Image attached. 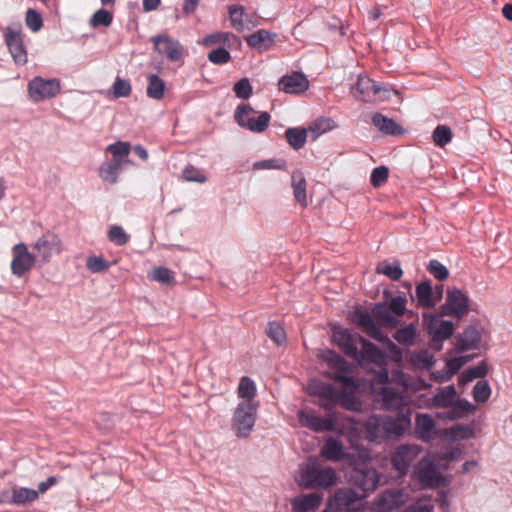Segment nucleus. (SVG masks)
Here are the masks:
<instances>
[{
  "label": "nucleus",
  "instance_id": "1",
  "mask_svg": "<svg viewBox=\"0 0 512 512\" xmlns=\"http://www.w3.org/2000/svg\"><path fill=\"white\" fill-rule=\"evenodd\" d=\"M299 423L314 432H336L341 435H353L358 430V422L355 419L340 413H331L323 418L312 412L300 410L297 413Z\"/></svg>",
  "mask_w": 512,
  "mask_h": 512
},
{
  "label": "nucleus",
  "instance_id": "2",
  "mask_svg": "<svg viewBox=\"0 0 512 512\" xmlns=\"http://www.w3.org/2000/svg\"><path fill=\"white\" fill-rule=\"evenodd\" d=\"M431 401L434 407L447 409L437 413V417L444 420L456 421L476 410L474 404L458 395L454 385L438 388Z\"/></svg>",
  "mask_w": 512,
  "mask_h": 512
},
{
  "label": "nucleus",
  "instance_id": "3",
  "mask_svg": "<svg viewBox=\"0 0 512 512\" xmlns=\"http://www.w3.org/2000/svg\"><path fill=\"white\" fill-rule=\"evenodd\" d=\"M337 480L335 469L323 467L317 459L309 458L300 470L298 483L306 489H327L336 484Z\"/></svg>",
  "mask_w": 512,
  "mask_h": 512
},
{
  "label": "nucleus",
  "instance_id": "4",
  "mask_svg": "<svg viewBox=\"0 0 512 512\" xmlns=\"http://www.w3.org/2000/svg\"><path fill=\"white\" fill-rule=\"evenodd\" d=\"M355 99L362 102L384 101L389 98V90L383 88L367 75H359L357 82L351 86Z\"/></svg>",
  "mask_w": 512,
  "mask_h": 512
},
{
  "label": "nucleus",
  "instance_id": "5",
  "mask_svg": "<svg viewBox=\"0 0 512 512\" xmlns=\"http://www.w3.org/2000/svg\"><path fill=\"white\" fill-rule=\"evenodd\" d=\"M32 249L38 262L45 264L51 261L53 255L62 252V241L56 233L47 230L33 243Z\"/></svg>",
  "mask_w": 512,
  "mask_h": 512
},
{
  "label": "nucleus",
  "instance_id": "6",
  "mask_svg": "<svg viewBox=\"0 0 512 512\" xmlns=\"http://www.w3.org/2000/svg\"><path fill=\"white\" fill-rule=\"evenodd\" d=\"M422 451L423 447L414 443L397 446L391 456L393 468L400 475H405Z\"/></svg>",
  "mask_w": 512,
  "mask_h": 512
},
{
  "label": "nucleus",
  "instance_id": "7",
  "mask_svg": "<svg viewBox=\"0 0 512 512\" xmlns=\"http://www.w3.org/2000/svg\"><path fill=\"white\" fill-rule=\"evenodd\" d=\"M11 272L17 277H22L29 272L38 259L34 253H31L25 243H18L12 248Z\"/></svg>",
  "mask_w": 512,
  "mask_h": 512
},
{
  "label": "nucleus",
  "instance_id": "8",
  "mask_svg": "<svg viewBox=\"0 0 512 512\" xmlns=\"http://www.w3.org/2000/svg\"><path fill=\"white\" fill-rule=\"evenodd\" d=\"M329 505L341 512H358L363 506V496L351 488H341L329 501Z\"/></svg>",
  "mask_w": 512,
  "mask_h": 512
},
{
  "label": "nucleus",
  "instance_id": "9",
  "mask_svg": "<svg viewBox=\"0 0 512 512\" xmlns=\"http://www.w3.org/2000/svg\"><path fill=\"white\" fill-rule=\"evenodd\" d=\"M415 476L423 487H440L446 484L445 478L430 458L419 461Z\"/></svg>",
  "mask_w": 512,
  "mask_h": 512
},
{
  "label": "nucleus",
  "instance_id": "10",
  "mask_svg": "<svg viewBox=\"0 0 512 512\" xmlns=\"http://www.w3.org/2000/svg\"><path fill=\"white\" fill-rule=\"evenodd\" d=\"M308 392L310 395L317 397V404L325 409L334 407L342 396V391H338L332 385L317 380L309 383Z\"/></svg>",
  "mask_w": 512,
  "mask_h": 512
},
{
  "label": "nucleus",
  "instance_id": "11",
  "mask_svg": "<svg viewBox=\"0 0 512 512\" xmlns=\"http://www.w3.org/2000/svg\"><path fill=\"white\" fill-rule=\"evenodd\" d=\"M383 429L386 431L388 439H395L403 436L411 428V411L408 408L397 416L382 415Z\"/></svg>",
  "mask_w": 512,
  "mask_h": 512
},
{
  "label": "nucleus",
  "instance_id": "12",
  "mask_svg": "<svg viewBox=\"0 0 512 512\" xmlns=\"http://www.w3.org/2000/svg\"><path fill=\"white\" fill-rule=\"evenodd\" d=\"M60 91V83L56 79H44L34 77L28 84V93L34 102H39L46 98L55 97Z\"/></svg>",
  "mask_w": 512,
  "mask_h": 512
},
{
  "label": "nucleus",
  "instance_id": "13",
  "mask_svg": "<svg viewBox=\"0 0 512 512\" xmlns=\"http://www.w3.org/2000/svg\"><path fill=\"white\" fill-rule=\"evenodd\" d=\"M255 424V416L253 414V406L251 403L242 402L238 405L233 416V430L239 437L247 436L253 429Z\"/></svg>",
  "mask_w": 512,
  "mask_h": 512
},
{
  "label": "nucleus",
  "instance_id": "14",
  "mask_svg": "<svg viewBox=\"0 0 512 512\" xmlns=\"http://www.w3.org/2000/svg\"><path fill=\"white\" fill-rule=\"evenodd\" d=\"M4 38L15 63L19 65L27 63V52L24 46L21 28L6 27Z\"/></svg>",
  "mask_w": 512,
  "mask_h": 512
},
{
  "label": "nucleus",
  "instance_id": "15",
  "mask_svg": "<svg viewBox=\"0 0 512 512\" xmlns=\"http://www.w3.org/2000/svg\"><path fill=\"white\" fill-rule=\"evenodd\" d=\"M151 41L154 44L155 50L170 61H180L183 58V46L167 34L154 36L151 38Z\"/></svg>",
  "mask_w": 512,
  "mask_h": 512
},
{
  "label": "nucleus",
  "instance_id": "16",
  "mask_svg": "<svg viewBox=\"0 0 512 512\" xmlns=\"http://www.w3.org/2000/svg\"><path fill=\"white\" fill-rule=\"evenodd\" d=\"M362 338L359 335L353 334L350 330L342 327H335L333 329V339L335 343L342 349V351L350 358L357 359L360 356L358 350V343Z\"/></svg>",
  "mask_w": 512,
  "mask_h": 512
},
{
  "label": "nucleus",
  "instance_id": "17",
  "mask_svg": "<svg viewBox=\"0 0 512 512\" xmlns=\"http://www.w3.org/2000/svg\"><path fill=\"white\" fill-rule=\"evenodd\" d=\"M406 501V495L402 490L391 489L381 493L372 503L375 512H391Z\"/></svg>",
  "mask_w": 512,
  "mask_h": 512
},
{
  "label": "nucleus",
  "instance_id": "18",
  "mask_svg": "<svg viewBox=\"0 0 512 512\" xmlns=\"http://www.w3.org/2000/svg\"><path fill=\"white\" fill-rule=\"evenodd\" d=\"M427 330L432 338V347L441 349V343L453 335L454 325L451 321L431 317L427 323Z\"/></svg>",
  "mask_w": 512,
  "mask_h": 512
},
{
  "label": "nucleus",
  "instance_id": "19",
  "mask_svg": "<svg viewBox=\"0 0 512 512\" xmlns=\"http://www.w3.org/2000/svg\"><path fill=\"white\" fill-rule=\"evenodd\" d=\"M324 359L331 367L336 369V371L330 375L332 379L340 382L345 387L357 386L355 379L346 374L348 364L341 356L331 350H328L324 354Z\"/></svg>",
  "mask_w": 512,
  "mask_h": 512
},
{
  "label": "nucleus",
  "instance_id": "20",
  "mask_svg": "<svg viewBox=\"0 0 512 512\" xmlns=\"http://www.w3.org/2000/svg\"><path fill=\"white\" fill-rule=\"evenodd\" d=\"M468 296L460 289H452L447 293L444 305L445 314L460 318L468 312Z\"/></svg>",
  "mask_w": 512,
  "mask_h": 512
},
{
  "label": "nucleus",
  "instance_id": "21",
  "mask_svg": "<svg viewBox=\"0 0 512 512\" xmlns=\"http://www.w3.org/2000/svg\"><path fill=\"white\" fill-rule=\"evenodd\" d=\"M358 424V430L354 432V434L347 435L350 438V441H352V438L355 437L358 434V431L360 430L362 424L357 421ZM383 417L382 415H372L370 416L366 422L363 424L365 428V437L370 442H380L382 440L388 439L386 437V431L383 429Z\"/></svg>",
  "mask_w": 512,
  "mask_h": 512
},
{
  "label": "nucleus",
  "instance_id": "22",
  "mask_svg": "<svg viewBox=\"0 0 512 512\" xmlns=\"http://www.w3.org/2000/svg\"><path fill=\"white\" fill-rule=\"evenodd\" d=\"M309 87L307 77L300 72L284 75L279 80V89L287 94H300Z\"/></svg>",
  "mask_w": 512,
  "mask_h": 512
},
{
  "label": "nucleus",
  "instance_id": "23",
  "mask_svg": "<svg viewBox=\"0 0 512 512\" xmlns=\"http://www.w3.org/2000/svg\"><path fill=\"white\" fill-rule=\"evenodd\" d=\"M352 321L359 325L363 331L372 339L381 341L385 338V333L376 326L373 318L368 312L356 310L352 314Z\"/></svg>",
  "mask_w": 512,
  "mask_h": 512
},
{
  "label": "nucleus",
  "instance_id": "24",
  "mask_svg": "<svg viewBox=\"0 0 512 512\" xmlns=\"http://www.w3.org/2000/svg\"><path fill=\"white\" fill-rule=\"evenodd\" d=\"M359 339L362 345V350L359 351L360 356L359 358L354 359L355 361L359 364L375 363L381 367L386 365V356L376 345L364 338Z\"/></svg>",
  "mask_w": 512,
  "mask_h": 512
},
{
  "label": "nucleus",
  "instance_id": "25",
  "mask_svg": "<svg viewBox=\"0 0 512 512\" xmlns=\"http://www.w3.org/2000/svg\"><path fill=\"white\" fill-rule=\"evenodd\" d=\"M354 483L365 492L374 491L379 484L380 475L371 467L357 469L353 475Z\"/></svg>",
  "mask_w": 512,
  "mask_h": 512
},
{
  "label": "nucleus",
  "instance_id": "26",
  "mask_svg": "<svg viewBox=\"0 0 512 512\" xmlns=\"http://www.w3.org/2000/svg\"><path fill=\"white\" fill-rule=\"evenodd\" d=\"M415 433L417 438L424 442H429L436 436V424L429 414H416Z\"/></svg>",
  "mask_w": 512,
  "mask_h": 512
},
{
  "label": "nucleus",
  "instance_id": "27",
  "mask_svg": "<svg viewBox=\"0 0 512 512\" xmlns=\"http://www.w3.org/2000/svg\"><path fill=\"white\" fill-rule=\"evenodd\" d=\"M323 500L318 493L301 494L291 500L293 512H315Z\"/></svg>",
  "mask_w": 512,
  "mask_h": 512
},
{
  "label": "nucleus",
  "instance_id": "28",
  "mask_svg": "<svg viewBox=\"0 0 512 512\" xmlns=\"http://www.w3.org/2000/svg\"><path fill=\"white\" fill-rule=\"evenodd\" d=\"M376 395L380 396L383 407L387 410H400L405 405L402 394L393 388L382 387Z\"/></svg>",
  "mask_w": 512,
  "mask_h": 512
},
{
  "label": "nucleus",
  "instance_id": "29",
  "mask_svg": "<svg viewBox=\"0 0 512 512\" xmlns=\"http://www.w3.org/2000/svg\"><path fill=\"white\" fill-rule=\"evenodd\" d=\"M256 112L255 110L246 104H240L236 108L234 118L235 121L244 128L249 129L252 132H256Z\"/></svg>",
  "mask_w": 512,
  "mask_h": 512
},
{
  "label": "nucleus",
  "instance_id": "30",
  "mask_svg": "<svg viewBox=\"0 0 512 512\" xmlns=\"http://www.w3.org/2000/svg\"><path fill=\"white\" fill-rule=\"evenodd\" d=\"M481 341L479 331L473 327H467L457 340V349L461 351L477 349Z\"/></svg>",
  "mask_w": 512,
  "mask_h": 512
},
{
  "label": "nucleus",
  "instance_id": "31",
  "mask_svg": "<svg viewBox=\"0 0 512 512\" xmlns=\"http://www.w3.org/2000/svg\"><path fill=\"white\" fill-rule=\"evenodd\" d=\"M122 163L118 160H106L99 167V177L106 183L116 184L122 171Z\"/></svg>",
  "mask_w": 512,
  "mask_h": 512
},
{
  "label": "nucleus",
  "instance_id": "32",
  "mask_svg": "<svg viewBox=\"0 0 512 512\" xmlns=\"http://www.w3.org/2000/svg\"><path fill=\"white\" fill-rule=\"evenodd\" d=\"M205 46L224 45L228 48L237 47L240 45L239 39L230 32H216L205 36L203 39Z\"/></svg>",
  "mask_w": 512,
  "mask_h": 512
},
{
  "label": "nucleus",
  "instance_id": "33",
  "mask_svg": "<svg viewBox=\"0 0 512 512\" xmlns=\"http://www.w3.org/2000/svg\"><path fill=\"white\" fill-rule=\"evenodd\" d=\"M336 123L329 117H320L313 121L307 128L309 137L316 140L322 134L327 133L336 128Z\"/></svg>",
  "mask_w": 512,
  "mask_h": 512
},
{
  "label": "nucleus",
  "instance_id": "34",
  "mask_svg": "<svg viewBox=\"0 0 512 512\" xmlns=\"http://www.w3.org/2000/svg\"><path fill=\"white\" fill-rule=\"evenodd\" d=\"M373 125L381 132L389 135L402 134V128L392 119L385 117L380 113L372 116Z\"/></svg>",
  "mask_w": 512,
  "mask_h": 512
},
{
  "label": "nucleus",
  "instance_id": "35",
  "mask_svg": "<svg viewBox=\"0 0 512 512\" xmlns=\"http://www.w3.org/2000/svg\"><path fill=\"white\" fill-rule=\"evenodd\" d=\"M321 455L329 461H339L344 457V446L338 440L329 437L321 449Z\"/></svg>",
  "mask_w": 512,
  "mask_h": 512
},
{
  "label": "nucleus",
  "instance_id": "36",
  "mask_svg": "<svg viewBox=\"0 0 512 512\" xmlns=\"http://www.w3.org/2000/svg\"><path fill=\"white\" fill-rule=\"evenodd\" d=\"M130 151V143L124 141H117L115 143L109 144L106 147V152L112 155L110 160H118L122 164L130 162L129 160L124 159L129 156Z\"/></svg>",
  "mask_w": 512,
  "mask_h": 512
},
{
  "label": "nucleus",
  "instance_id": "37",
  "mask_svg": "<svg viewBox=\"0 0 512 512\" xmlns=\"http://www.w3.org/2000/svg\"><path fill=\"white\" fill-rule=\"evenodd\" d=\"M147 81V96L154 100H161L166 89L165 82L155 74L149 75Z\"/></svg>",
  "mask_w": 512,
  "mask_h": 512
},
{
  "label": "nucleus",
  "instance_id": "38",
  "mask_svg": "<svg viewBox=\"0 0 512 512\" xmlns=\"http://www.w3.org/2000/svg\"><path fill=\"white\" fill-rule=\"evenodd\" d=\"M374 317L383 325L394 328L398 324V320L391 314V311L387 304L378 303L374 306L373 310Z\"/></svg>",
  "mask_w": 512,
  "mask_h": 512
},
{
  "label": "nucleus",
  "instance_id": "39",
  "mask_svg": "<svg viewBox=\"0 0 512 512\" xmlns=\"http://www.w3.org/2000/svg\"><path fill=\"white\" fill-rule=\"evenodd\" d=\"M416 297L418 304L424 308H430L435 305L433 289L428 281L421 282L416 286Z\"/></svg>",
  "mask_w": 512,
  "mask_h": 512
},
{
  "label": "nucleus",
  "instance_id": "40",
  "mask_svg": "<svg viewBox=\"0 0 512 512\" xmlns=\"http://www.w3.org/2000/svg\"><path fill=\"white\" fill-rule=\"evenodd\" d=\"M293 194L297 202L303 207L307 206L306 196V180L301 173H294L292 175Z\"/></svg>",
  "mask_w": 512,
  "mask_h": 512
},
{
  "label": "nucleus",
  "instance_id": "41",
  "mask_svg": "<svg viewBox=\"0 0 512 512\" xmlns=\"http://www.w3.org/2000/svg\"><path fill=\"white\" fill-rule=\"evenodd\" d=\"M417 331L413 324L406 325L398 329L394 334V339L402 346L411 347L415 344Z\"/></svg>",
  "mask_w": 512,
  "mask_h": 512
},
{
  "label": "nucleus",
  "instance_id": "42",
  "mask_svg": "<svg viewBox=\"0 0 512 512\" xmlns=\"http://www.w3.org/2000/svg\"><path fill=\"white\" fill-rule=\"evenodd\" d=\"M38 498V492L29 488H16L12 490L11 502L17 505L31 503Z\"/></svg>",
  "mask_w": 512,
  "mask_h": 512
},
{
  "label": "nucleus",
  "instance_id": "43",
  "mask_svg": "<svg viewBox=\"0 0 512 512\" xmlns=\"http://www.w3.org/2000/svg\"><path fill=\"white\" fill-rule=\"evenodd\" d=\"M287 141L291 147L298 150L302 148L309 137L307 129L289 128L285 132Z\"/></svg>",
  "mask_w": 512,
  "mask_h": 512
},
{
  "label": "nucleus",
  "instance_id": "44",
  "mask_svg": "<svg viewBox=\"0 0 512 512\" xmlns=\"http://www.w3.org/2000/svg\"><path fill=\"white\" fill-rule=\"evenodd\" d=\"M410 362L417 368L429 370L434 365V356L427 350L413 352L410 355Z\"/></svg>",
  "mask_w": 512,
  "mask_h": 512
},
{
  "label": "nucleus",
  "instance_id": "45",
  "mask_svg": "<svg viewBox=\"0 0 512 512\" xmlns=\"http://www.w3.org/2000/svg\"><path fill=\"white\" fill-rule=\"evenodd\" d=\"M255 389L254 381L249 377L244 376L240 379L237 389L238 397L244 399L243 402L251 403L255 394Z\"/></svg>",
  "mask_w": 512,
  "mask_h": 512
},
{
  "label": "nucleus",
  "instance_id": "46",
  "mask_svg": "<svg viewBox=\"0 0 512 512\" xmlns=\"http://www.w3.org/2000/svg\"><path fill=\"white\" fill-rule=\"evenodd\" d=\"M452 136L451 129L446 125H438L432 133L433 142L438 147H444L450 143Z\"/></svg>",
  "mask_w": 512,
  "mask_h": 512
},
{
  "label": "nucleus",
  "instance_id": "47",
  "mask_svg": "<svg viewBox=\"0 0 512 512\" xmlns=\"http://www.w3.org/2000/svg\"><path fill=\"white\" fill-rule=\"evenodd\" d=\"M376 272L378 274H383L389 277L391 280H399L403 274V271L398 263H388L383 261L379 263L376 267Z\"/></svg>",
  "mask_w": 512,
  "mask_h": 512
},
{
  "label": "nucleus",
  "instance_id": "48",
  "mask_svg": "<svg viewBox=\"0 0 512 512\" xmlns=\"http://www.w3.org/2000/svg\"><path fill=\"white\" fill-rule=\"evenodd\" d=\"M265 333L277 345H281L286 340V333L283 327L275 321L268 322Z\"/></svg>",
  "mask_w": 512,
  "mask_h": 512
},
{
  "label": "nucleus",
  "instance_id": "49",
  "mask_svg": "<svg viewBox=\"0 0 512 512\" xmlns=\"http://www.w3.org/2000/svg\"><path fill=\"white\" fill-rule=\"evenodd\" d=\"M277 34L268 30H258V52L270 50L276 43Z\"/></svg>",
  "mask_w": 512,
  "mask_h": 512
},
{
  "label": "nucleus",
  "instance_id": "50",
  "mask_svg": "<svg viewBox=\"0 0 512 512\" xmlns=\"http://www.w3.org/2000/svg\"><path fill=\"white\" fill-rule=\"evenodd\" d=\"M473 399L477 403L486 402L491 395V388L486 380L478 381L472 391Z\"/></svg>",
  "mask_w": 512,
  "mask_h": 512
},
{
  "label": "nucleus",
  "instance_id": "51",
  "mask_svg": "<svg viewBox=\"0 0 512 512\" xmlns=\"http://www.w3.org/2000/svg\"><path fill=\"white\" fill-rule=\"evenodd\" d=\"M389 373L385 367H382L373 377L371 381V389L374 394L381 391L382 387H388Z\"/></svg>",
  "mask_w": 512,
  "mask_h": 512
},
{
  "label": "nucleus",
  "instance_id": "52",
  "mask_svg": "<svg viewBox=\"0 0 512 512\" xmlns=\"http://www.w3.org/2000/svg\"><path fill=\"white\" fill-rule=\"evenodd\" d=\"M487 374V367L484 363H481L477 366L469 368L465 371L459 378V381L462 383H466L472 381L475 378L484 377Z\"/></svg>",
  "mask_w": 512,
  "mask_h": 512
},
{
  "label": "nucleus",
  "instance_id": "53",
  "mask_svg": "<svg viewBox=\"0 0 512 512\" xmlns=\"http://www.w3.org/2000/svg\"><path fill=\"white\" fill-rule=\"evenodd\" d=\"M108 239L114 244L122 246L129 241V236L121 226L113 225L108 232Z\"/></svg>",
  "mask_w": 512,
  "mask_h": 512
},
{
  "label": "nucleus",
  "instance_id": "54",
  "mask_svg": "<svg viewBox=\"0 0 512 512\" xmlns=\"http://www.w3.org/2000/svg\"><path fill=\"white\" fill-rule=\"evenodd\" d=\"M112 20H113V16L109 11H107L105 9H99L93 14V16L90 20V24L93 27H98V26L108 27L112 23Z\"/></svg>",
  "mask_w": 512,
  "mask_h": 512
},
{
  "label": "nucleus",
  "instance_id": "55",
  "mask_svg": "<svg viewBox=\"0 0 512 512\" xmlns=\"http://www.w3.org/2000/svg\"><path fill=\"white\" fill-rule=\"evenodd\" d=\"M112 91L115 98L128 97L131 94L132 88L128 80L116 77Z\"/></svg>",
  "mask_w": 512,
  "mask_h": 512
},
{
  "label": "nucleus",
  "instance_id": "56",
  "mask_svg": "<svg viewBox=\"0 0 512 512\" xmlns=\"http://www.w3.org/2000/svg\"><path fill=\"white\" fill-rule=\"evenodd\" d=\"M233 91L240 99H248L253 92L252 85L247 78H242L234 84Z\"/></svg>",
  "mask_w": 512,
  "mask_h": 512
},
{
  "label": "nucleus",
  "instance_id": "57",
  "mask_svg": "<svg viewBox=\"0 0 512 512\" xmlns=\"http://www.w3.org/2000/svg\"><path fill=\"white\" fill-rule=\"evenodd\" d=\"M87 269L92 273H100L106 271L110 267V263L103 257H89L86 261Z\"/></svg>",
  "mask_w": 512,
  "mask_h": 512
},
{
  "label": "nucleus",
  "instance_id": "58",
  "mask_svg": "<svg viewBox=\"0 0 512 512\" xmlns=\"http://www.w3.org/2000/svg\"><path fill=\"white\" fill-rule=\"evenodd\" d=\"M389 176V170L385 166H379L372 170L370 182L373 187H379L386 182Z\"/></svg>",
  "mask_w": 512,
  "mask_h": 512
},
{
  "label": "nucleus",
  "instance_id": "59",
  "mask_svg": "<svg viewBox=\"0 0 512 512\" xmlns=\"http://www.w3.org/2000/svg\"><path fill=\"white\" fill-rule=\"evenodd\" d=\"M230 59V53L225 48H217L208 53V60L216 65L226 64Z\"/></svg>",
  "mask_w": 512,
  "mask_h": 512
},
{
  "label": "nucleus",
  "instance_id": "60",
  "mask_svg": "<svg viewBox=\"0 0 512 512\" xmlns=\"http://www.w3.org/2000/svg\"><path fill=\"white\" fill-rule=\"evenodd\" d=\"M25 22L27 27L30 28L33 32L39 31L43 25L41 15L34 9L27 10Z\"/></svg>",
  "mask_w": 512,
  "mask_h": 512
},
{
  "label": "nucleus",
  "instance_id": "61",
  "mask_svg": "<svg viewBox=\"0 0 512 512\" xmlns=\"http://www.w3.org/2000/svg\"><path fill=\"white\" fill-rule=\"evenodd\" d=\"M151 279L160 283L169 284L173 281V273L165 267H156L152 270Z\"/></svg>",
  "mask_w": 512,
  "mask_h": 512
},
{
  "label": "nucleus",
  "instance_id": "62",
  "mask_svg": "<svg viewBox=\"0 0 512 512\" xmlns=\"http://www.w3.org/2000/svg\"><path fill=\"white\" fill-rule=\"evenodd\" d=\"M243 7L241 6H231L229 8V16L231 20V25L236 29L241 31L244 28L243 23Z\"/></svg>",
  "mask_w": 512,
  "mask_h": 512
},
{
  "label": "nucleus",
  "instance_id": "63",
  "mask_svg": "<svg viewBox=\"0 0 512 512\" xmlns=\"http://www.w3.org/2000/svg\"><path fill=\"white\" fill-rule=\"evenodd\" d=\"M407 300L404 296L392 297L387 305L390 311L396 316H402L406 311Z\"/></svg>",
  "mask_w": 512,
  "mask_h": 512
},
{
  "label": "nucleus",
  "instance_id": "64",
  "mask_svg": "<svg viewBox=\"0 0 512 512\" xmlns=\"http://www.w3.org/2000/svg\"><path fill=\"white\" fill-rule=\"evenodd\" d=\"M183 177L187 181L204 183L207 178L204 173L194 166H187L183 171Z\"/></svg>",
  "mask_w": 512,
  "mask_h": 512
}]
</instances>
